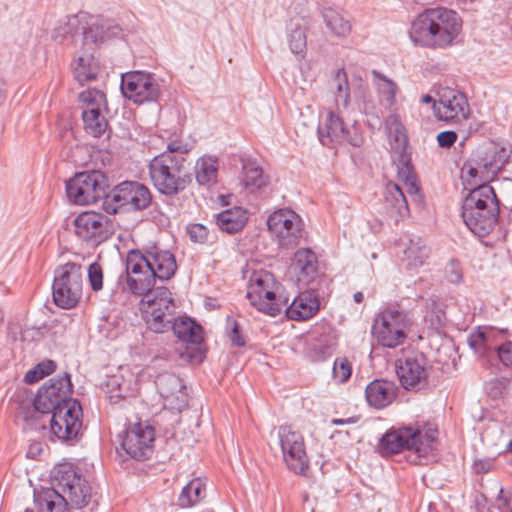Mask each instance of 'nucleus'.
Here are the masks:
<instances>
[{
  "mask_svg": "<svg viewBox=\"0 0 512 512\" xmlns=\"http://www.w3.org/2000/svg\"><path fill=\"white\" fill-rule=\"evenodd\" d=\"M155 431L150 425L141 422L127 428L121 447L126 454L135 460H145L153 453Z\"/></svg>",
  "mask_w": 512,
  "mask_h": 512,
  "instance_id": "nucleus-20",
  "label": "nucleus"
},
{
  "mask_svg": "<svg viewBox=\"0 0 512 512\" xmlns=\"http://www.w3.org/2000/svg\"><path fill=\"white\" fill-rule=\"evenodd\" d=\"M396 372L406 390L419 391L428 386L427 360L421 353H411L397 360Z\"/></svg>",
  "mask_w": 512,
  "mask_h": 512,
  "instance_id": "nucleus-18",
  "label": "nucleus"
},
{
  "mask_svg": "<svg viewBox=\"0 0 512 512\" xmlns=\"http://www.w3.org/2000/svg\"><path fill=\"white\" fill-rule=\"evenodd\" d=\"M226 333L232 345L237 347L245 345V338L240 331L238 322L230 316L226 318Z\"/></svg>",
  "mask_w": 512,
  "mask_h": 512,
  "instance_id": "nucleus-48",
  "label": "nucleus"
},
{
  "mask_svg": "<svg viewBox=\"0 0 512 512\" xmlns=\"http://www.w3.org/2000/svg\"><path fill=\"white\" fill-rule=\"evenodd\" d=\"M320 142L327 147L348 143L354 147H360L363 136L355 126L348 127L344 121L333 111H329L323 124L318 127Z\"/></svg>",
  "mask_w": 512,
  "mask_h": 512,
  "instance_id": "nucleus-15",
  "label": "nucleus"
},
{
  "mask_svg": "<svg viewBox=\"0 0 512 512\" xmlns=\"http://www.w3.org/2000/svg\"><path fill=\"white\" fill-rule=\"evenodd\" d=\"M206 497V485L200 478L192 479L183 487L179 497L178 504L182 508H189Z\"/></svg>",
  "mask_w": 512,
  "mask_h": 512,
  "instance_id": "nucleus-40",
  "label": "nucleus"
},
{
  "mask_svg": "<svg viewBox=\"0 0 512 512\" xmlns=\"http://www.w3.org/2000/svg\"><path fill=\"white\" fill-rule=\"evenodd\" d=\"M142 261L149 266L156 279L161 281L170 280L177 271V262L175 255L167 249L158 245H151L140 251Z\"/></svg>",
  "mask_w": 512,
  "mask_h": 512,
  "instance_id": "nucleus-22",
  "label": "nucleus"
},
{
  "mask_svg": "<svg viewBox=\"0 0 512 512\" xmlns=\"http://www.w3.org/2000/svg\"><path fill=\"white\" fill-rule=\"evenodd\" d=\"M278 437L288 468L297 474H303L308 467V457L301 433L291 426L284 425L279 427Z\"/></svg>",
  "mask_w": 512,
  "mask_h": 512,
  "instance_id": "nucleus-16",
  "label": "nucleus"
},
{
  "mask_svg": "<svg viewBox=\"0 0 512 512\" xmlns=\"http://www.w3.org/2000/svg\"><path fill=\"white\" fill-rule=\"evenodd\" d=\"M404 184L406 186L407 192L411 196L418 195L419 187L417 186V183H416V177L412 173H410V172L407 173V175L404 178Z\"/></svg>",
  "mask_w": 512,
  "mask_h": 512,
  "instance_id": "nucleus-57",
  "label": "nucleus"
},
{
  "mask_svg": "<svg viewBox=\"0 0 512 512\" xmlns=\"http://www.w3.org/2000/svg\"><path fill=\"white\" fill-rule=\"evenodd\" d=\"M318 295L313 290L300 293L286 309L288 318L295 321L307 320L319 310Z\"/></svg>",
  "mask_w": 512,
  "mask_h": 512,
  "instance_id": "nucleus-27",
  "label": "nucleus"
},
{
  "mask_svg": "<svg viewBox=\"0 0 512 512\" xmlns=\"http://www.w3.org/2000/svg\"><path fill=\"white\" fill-rule=\"evenodd\" d=\"M421 102L422 103H425V104H430L432 103L434 105V102H436V100L433 99V97L429 94H426V95H423L421 97Z\"/></svg>",
  "mask_w": 512,
  "mask_h": 512,
  "instance_id": "nucleus-62",
  "label": "nucleus"
},
{
  "mask_svg": "<svg viewBox=\"0 0 512 512\" xmlns=\"http://www.w3.org/2000/svg\"><path fill=\"white\" fill-rule=\"evenodd\" d=\"M494 468V460L493 459H479L474 461L473 469L476 473H488L492 471Z\"/></svg>",
  "mask_w": 512,
  "mask_h": 512,
  "instance_id": "nucleus-56",
  "label": "nucleus"
},
{
  "mask_svg": "<svg viewBox=\"0 0 512 512\" xmlns=\"http://www.w3.org/2000/svg\"><path fill=\"white\" fill-rule=\"evenodd\" d=\"M72 67L75 79L82 85L96 79L99 71V65L95 61L93 53L85 50L75 58Z\"/></svg>",
  "mask_w": 512,
  "mask_h": 512,
  "instance_id": "nucleus-34",
  "label": "nucleus"
},
{
  "mask_svg": "<svg viewBox=\"0 0 512 512\" xmlns=\"http://www.w3.org/2000/svg\"><path fill=\"white\" fill-rule=\"evenodd\" d=\"M475 165L476 166H472L470 163H466L464 165V169H467L469 176H471L473 178L478 175L479 169H482V167H479L476 163H475Z\"/></svg>",
  "mask_w": 512,
  "mask_h": 512,
  "instance_id": "nucleus-60",
  "label": "nucleus"
},
{
  "mask_svg": "<svg viewBox=\"0 0 512 512\" xmlns=\"http://www.w3.org/2000/svg\"><path fill=\"white\" fill-rule=\"evenodd\" d=\"M164 401V407L181 412L188 406V393L182 379L173 373H162L155 381Z\"/></svg>",
  "mask_w": 512,
  "mask_h": 512,
  "instance_id": "nucleus-21",
  "label": "nucleus"
},
{
  "mask_svg": "<svg viewBox=\"0 0 512 512\" xmlns=\"http://www.w3.org/2000/svg\"><path fill=\"white\" fill-rule=\"evenodd\" d=\"M371 74L373 76L372 82L381 104L391 109L395 106L396 95L399 93L397 83L378 70H372Z\"/></svg>",
  "mask_w": 512,
  "mask_h": 512,
  "instance_id": "nucleus-33",
  "label": "nucleus"
},
{
  "mask_svg": "<svg viewBox=\"0 0 512 512\" xmlns=\"http://www.w3.org/2000/svg\"><path fill=\"white\" fill-rule=\"evenodd\" d=\"M107 177L98 170L75 174L66 183V193L70 201L77 205H90L107 196Z\"/></svg>",
  "mask_w": 512,
  "mask_h": 512,
  "instance_id": "nucleus-7",
  "label": "nucleus"
},
{
  "mask_svg": "<svg viewBox=\"0 0 512 512\" xmlns=\"http://www.w3.org/2000/svg\"><path fill=\"white\" fill-rule=\"evenodd\" d=\"M121 29L112 25L108 21H100L92 23L83 32V45L84 50L93 53L95 48L110 39L111 37L118 36Z\"/></svg>",
  "mask_w": 512,
  "mask_h": 512,
  "instance_id": "nucleus-28",
  "label": "nucleus"
},
{
  "mask_svg": "<svg viewBox=\"0 0 512 512\" xmlns=\"http://www.w3.org/2000/svg\"><path fill=\"white\" fill-rule=\"evenodd\" d=\"M432 108L437 120L449 124H459L467 120L471 113L466 95L449 87L438 92V99Z\"/></svg>",
  "mask_w": 512,
  "mask_h": 512,
  "instance_id": "nucleus-11",
  "label": "nucleus"
},
{
  "mask_svg": "<svg viewBox=\"0 0 512 512\" xmlns=\"http://www.w3.org/2000/svg\"><path fill=\"white\" fill-rule=\"evenodd\" d=\"M482 208H498L495 191L488 184H482L472 189L462 203V211L482 210Z\"/></svg>",
  "mask_w": 512,
  "mask_h": 512,
  "instance_id": "nucleus-30",
  "label": "nucleus"
},
{
  "mask_svg": "<svg viewBox=\"0 0 512 512\" xmlns=\"http://www.w3.org/2000/svg\"><path fill=\"white\" fill-rule=\"evenodd\" d=\"M83 286V270L81 265L68 262L55 270L52 285L54 303L63 309L75 307L81 296Z\"/></svg>",
  "mask_w": 512,
  "mask_h": 512,
  "instance_id": "nucleus-5",
  "label": "nucleus"
},
{
  "mask_svg": "<svg viewBox=\"0 0 512 512\" xmlns=\"http://www.w3.org/2000/svg\"><path fill=\"white\" fill-rule=\"evenodd\" d=\"M247 220V212L241 207L226 209L217 215L218 227L230 234L240 231Z\"/></svg>",
  "mask_w": 512,
  "mask_h": 512,
  "instance_id": "nucleus-37",
  "label": "nucleus"
},
{
  "mask_svg": "<svg viewBox=\"0 0 512 512\" xmlns=\"http://www.w3.org/2000/svg\"><path fill=\"white\" fill-rule=\"evenodd\" d=\"M354 298V301L357 302V303H361L363 301V293L362 292H356L353 296Z\"/></svg>",
  "mask_w": 512,
  "mask_h": 512,
  "instance_id": "nucleus-63",
  "label": "nucleus"
},
{
  "mask_svg": "<svg viewBox=\"0 0 512 512\" xmlns=\"http://www.w3.org/2000/svg\"><path fill=\"white\" fill-rule=\"evenodd\" d=\"M71 392L72 383L68 373L51 378L38 390L33 403L34 408L42 414L49 415L66 406L68 401H77L70 397Z\"/></svg>",
  "mask_w": 512,
  "mask_h": 512,
  "instance_id": "nucleus-10",
  "label": "nucleus"
},
{
  "mask_svg": "<svg viewBox=\"0 0 512 512\" xmlns=\"http://www.w3.org/2000/svg\"><path fill=\"white\" fill-rule=\"evenodd\" d=\"M66 502L56 489H46L34 497V507L31 512H65Z\"/></svg>",
  "mask_w": 512,
  "mask_h": 512,
  "instance_id": "nucleus-35",
  "label": "nucleus"
},
{
  "mask_svg": "<svg viewBox=\"0 0 512 512\" xmlns=\"http://www.w3.org/2000/svg\"><path fill=\"white\" fill-rule=\"evenodd\" d=\"M268 230L273 234L280 246H296L303 237L301 218L290 209H280L272 213L267 220Z\"/></svg>",
  "mask_w": 512,
  "mask_h": 512,
  "instance_id": "nucleus-12",
  "label": "nucleus"
},
{
  "mask_svg": "<svg viewBox=\"0 0 512 512\" xmlns=\"http://www.w3.org/2000/svg\"><path fill=\"white\" fill-rule=\"evenodd\" d=\"M47 415L52 433L61 441L75 440L82 428V407L78 401H68L66 406Z\"/></svg>",
  "mask_w": 512,
  "mask_h": 512,
  "instance_id": "nucleus-13",
  "label": "nucleus"
},
{
  "mask_svg": "<svg viewBox=\"0 0 512 512\" xmlns=\"http://www.w3.org/2000/svg\"><path fill=\"white\" fill-rule=\"evenodd\" d=\"M292 269L299 282L308 285L317 273V258L310 249L298 250L293 258Z\"/></svg>",
  "mask_w": 512,
  "mask_h": 512,
  "instance_id": "nucleus-31",
  "label": "nucleus"
},
{
  "mask_svg": "<svg viewBox=\"0 0 512 512\" xmlns=\"http://www.w3.org/2000/svg\"><path fill=\"white\" fill-rule=\"evenodd\" d=\"M208 229L199 223L188 226V234L193 242L204 243L208 239Z\"/></svg>",
  "mask_w": 512,
  "mask_h": 512,
  "instance_id": "nucleus-54",
  "label": "nucleus"
},
{
  "mask_svg": "<svg viewBox=\"0 0 512 512\" xmlns=\"http://www.w3.org/2000/svg\"><path fill=\"white\" fill-rule=\"evenodd\" d=\"M154 309L155 313L158 314L161 312H175L176 305L168 288L158 287L141 300V311L152 312Z\"/></svg>",
  "mask_w": 512,
  "mask_h": 512,
  "instance_id": "nucleus-32",
  "label": "nucleus"
},
{
  "mask_svg": "<svg viewBox=\"0 0 512 512\" xmlns=\"http://www.w3.org/2000/svg\"><path fill=\"white\" fill-rule=\"evenodd\" d=\"M397 387L393 382L376 379L365 389V396L370 406L377 409L388 406L396 397Z\"/></svg>",
  "mask_w": 512,
  "mask_h": 512,
  "instance_id": "nucleus-29",
  "label": "nucleus"
},
{
  "mask_svg": "<svg viewBox=\"0 0 512 512\" xmlns=\"http://www.w3.org/2000/svg\"><path fill=\"white\" fill-rule=\"evenodd\" d=\"M390 137V144L392 149H394L397 153L402 154L405 151L408 143L404 129L400 126L396 127L394 133L391 134Z\"/></svg>",
  "mask_w": 512,
  "mask_h": 512,
  "instance_id": "nucleus-52",
  "label": "nucleus"
},
{
  "mask_svg": "<svg viewBox=\"0 0 512 512\" xmlns=\"http://www.w3.org/2000/svg\"><path fill=\"white\" fill-rule=\"evenodd\" d=\"M142 261L140 250H131L126 260V283L129 290L138 296L154 291L156 278Z\"/></svg>",
  "mask_w": 512,
  "mask_h": 512,
  "instance_id": "nucleus-19",
  "label": "nucleus"
},
{
  "mask_svg": "<svg viewBox=\"0 0 512 512\" xmlns=\"http://www.w3.org/2000/svg\"><path fill=\"white\" fill-rule=\"evenodd\" d=\"M121 91L127 99L141 104L157 100L160 87L151 74L134 71L122 75Z\"/></svg>",
  "mask_w": 512,
  "mask_h": 512,
  "instance_id": "nucleus-17",
  "label": "nucleus"
},
{
  "mask_svg": "<svg viewBox=\"0 0 512 512\" xmlns=\"http://www.w3.org/2000/svg\"><path fill=\"white\" fill-rule=\"evenodd\" d=\"M437 143L441 148H451L458 140V133L452 130L440 132L437 137Z\"/></svg>",
  "mask_w": 512,
  "mask_h": 512,
  "instance_id": "nucleus-55",
  "label": "nucleus"
},
{
  "mask_svg": "<svg viewBox=\"0 0 512 512\" xmlns=\"http://www.w3.org/2000/svg\"><path fill=\"white\" fill-rule=\"evenodd\" d=\"M244 185L250 189L251 192L261 189L268 183V177L264 174L263 170L255 163H248L244 165Z\"/></svg>",
  "mask_w": 512,
  "mask_h": 512,
  "instance_id": "nucleus-42",
  "label": "nucleus"
},
{
  "mask_svg": "<svg viewBox=\"0 0 512 512\" xmlns=\"http://www.w3.org/2000/svg\"><path fill=\"white\" fill-rule=\"evenodd\" d=\"M495 353L504 366L512 367V341L495 346Z\"/></svg>",
  "mask_w": 512,
  "mask_h": 512,
  "instance_id": "nucleus-53",
  "label": "nucleus"
},
{
  "mask_svg": "<svg viewBox=\"0 0 512 512\" xmlns=\"http://www.w3.org/2000/svg\"><path fill=\"white\" fill-rule=\"evenodd\" d=\"M336 103H341L346 108L350 101V89L347 74L344 69H338L333 78Z\"/></svg>",
  "mask_w": 512,
  "mask_h": 512,
  "instance_id": "nucleus-43",
  "label": "nucleus"
},
{
  "mask_svg": "<svg viewBox=\"0 0 512 512\" xmlns=\"http://www.w3.org/2000/svg\"><path fill=\"white\" fill-rule=\"evenodd\" d=\"M498 503H499V508L505 509L506 511L509 508H511L510 497L504 494L503 489H500V494H499V497H498Z\"/></svg>",
  "mask_w": 512,
  "mask_h": 512,
  "instance_id": "nucleus-59",
  "label": "nucleus"
},
{
  "mask_svg": "<svg viewBox=\"0 0 512 512\" xmlns=\"http://www.w3.org/2000/svg\"><path fill=\"white\" fill-rule=\"evenodd\" d=\"M445 277L451 284H459L463 279V272L460 263L456 260H451L445 267Z\"/></svg>",
  "mask_w": 512,
  "mask_h": 512,
  "instance_id": "nucleus-51",
  "label": "nucleus"
},
{
  "mask_svg": "<svg viewBox=\"0 0 512 512\" xmlns=\"http://www.w3.org/2000/svg\"><path fill=\"white\" fill-rule=\"evenodd\" d=\"M499 209L462 211L461 216L469 230L478 237L489 235L498 220Z\"/></svg>",
  "mask_w": 512,
  "mask_h": 512,
  "instance_id": "nucleus-26",
  "label": "nucleus"
},
{
  "mask_svg": "<svg viewBox=\"0 0 512 512\" xmlns=\"http://www.w3.org/2000/svg\"><path fill=\"white\" fill-rule=\"evenodd\" d=\"M409 326L407 314L398 306H389L375 317L371 333L379 345L395 348L404 344Z\"/></svg>",
  "mask_w": 512,
  "mask_h": 512,
  "instance_id": "nucleus-4",
  "label": "nucleus"
},
{
  "mask_svg": "<svg viewBox=\"0 0 512 512\" xmlns=\"http://www.w3.org/2000/svg\"><path fill=\"white\" fill-rule=\"evenodd\" d=\"M278 284L274 276L265 270L252 273L248 283L247 298L258 311L276 316L282 310L276 300L275 290Z\"/></svg>",
  "mask_w": 512,
  "mask_h": 512,
  "instance_id": "nucleus-9",
  "label": "nucleus"
},
{
  "mask_svg": "<svg viewBox=\"0 0 512 512\" xmlns=\"http://www.w3.org/2000/svg\"><path fill=\"white\" fill-rule=\"evenodd\" d=\"M323 21L330 33L338 38H346L352 30L350 20L333 8H326L322 12Z\"/></svg>",
  "mask_w": 512,
  "mask_h": 512,
  "instance_id": "nucleus-39",
  "label": "nucleus"
},
{
  "mask_svg": "<svg viewBox=\"0 0 512 512\" xmlns=\"http://www.w3.org/2000/svg\"><path fill=\"white\" fill-rule=\"evenodd\" d=\"M468 344L480 357L490 358L495 354V347L491 345L489 336L485 332L471 334L468 338Z\"/></svg>",
  "mask_w": 512,
  "mask_h": 512,
  "instance_id": "nucleus-44",
  "label": "nucleus"
},
{
  "mask_svg": "<svg viewBox=\"0 0 512 512\" xmlns=\"http://www.w3.org/2000/svg\"><path fill=\"white\" fill-rule=\"evenodd\" d=\"M348 422H352L351 419H347V420H344V419H333L332 420V423L334 425H343V424L348 423Z\"/></svg>",
  "mask_w": 512,
  "mask_h": 512,
  "instance_id": "nucleus-64",
  "label": "nucleus"
},
{
  "mask_svg": "<svg viewBox=\"0 0 512 512\" xmlns=\"http://www.w3.org/2000/svg\"><path fill=\"white\" fill-rule=\"evenodd\" d=\"M333 378L338 383L346 382L351 376V365L346 358H337L333 366Z\"/></svg>",
  "mask_w": 512,
  "mask_h": 512,
  "instance_id": "nucleus-49",
  "label": "nucleus"
},
{
  "mask_svg": "<svg viewBox=\"0 0 512 512\" xmlns=\"http://www.w3.org/2000/svg\"><path fill=\"white\" fill-rule=\"evenodd\" d=\"M75 233L84 241L100 243L108 237V218L96 212H84L74 220Z\"/></svg>",
  "mask_w": 512,
  "mask_h": 512,
  "instance_id": "nucleus-23",
  "label": "nucleus"
},
{
  "mask_svg": "<svg viewBox=\"0 0 512 512\" xmlns=\"http://www.w3.org/2000/svg\"><path fill=\"white\" fill-rule=\"evenodd\" d=\"M56 369V364L52 360H44L38 363L34 368L30 369L24 376V381L28 384H33L44 378L45 376L53 373Z\"/></svg>",
  "mask_w": 512,
  "mask_h": 512,
  "instance_id": "nucleus-45",
  "label": "nucleus"
},
{
  "mask_svg": "<svg viewBox=\"0 0 512 512\" xmlns=\"http://www.w3.org/2000/svg\"><path fill=\"white\" fill-rule=\"evenodd\" d=\"M42 452V444L40 442H32L27 450L29 458H36Z\"/></svg>",
  "mask_w": 512,
  "mask_h": 512,
  "instance_id": "nucleus-58",
  "label": "nucleus"
},
{
  "mask_svg": "<svg viewBox=\"0 0 512 512\" xmlns=\"http://www.w3.org/2000/svg\"><path fill=\"white\" fill-rule=\"evenodd\" d=\"M194 173L199 185L211 186L217 182L218 160L213 156H202L195 164Z\"/></svg>",
  "mask_w": 512,
  "mask_h": 512,
  "instance_id": "nucleus-38",
  "label": "nucleus"
},
{
  "mask_svg": "<svg viewBox=\"0 0 512 512\" xmlns=\"http://www.w3.org/2000/svg\"><path fill=\"white\" fill-rule=\"evenodd\" d=\"M88 280L94 291H99L103 287V271L99 263H92L87 270Z\"/></svg>",
  "mask_w": 512,
  "mask_h": 512,
  "instance_id": "nucleus-50",
  "label": "nucleus"
},
{
  "mask_svg": "<svg viewBox=\"0 0 512 512\" xmlns=\"http://www.w3.org/2000/svg\"><path fill=\"white\" fill-rule=\"evenodd\" d=\"M190 151L187 143L171 141L167 150L155 156L148 165L150 180L162 195L173 197L182 193L192 177L186 168L185 154Z\"/></svg>",
  "mask_w": 512,
  "mask_h": 512,
  "instance_id": "nucleus-1",
  "label": "nucleus"
},
{
  "mask_svg": "<svg viewBox=\"0 0 512 512\" xmlns=\"http://www.w3.org/2000/svg\"><path fill=\"white\" fill-rule=\"evenodd\" d=\"M82 107V119L85 131L93 137L105 133L108 122L101 109L106 105V96L102 91L91 89L79 94Z\"/></svg>",
  "mask_w": 512,
  "mask_h": 512,
  "instance_id": "nucleus-14",
  "label": "nucleus"
},
{
  "mask_svg": "<svg viewBox=\"0 0 512 512\" xmlns=\"http://www.w3.org/2000/svg\"><path fill=\"white\" fill-rule=\"evenodd\" d=\"M53 478L58 487L57 491H60V496L66 502V507L70 504L81 509L89 503L91 488L73 466L59 465L53 470Z\"/></svg>",
  "mask_w": 512,
  "mask_h": 512,
  "instance_id": "nucleus-8",
  "label": "nucleus"
},
{
  "mask_svg": "<svg viewBox=\"0 0 512 512\" xmlns=\"http://www.w3.org/2000/svg\"><path fill=\"white\" fill-rule=\"evenodd\" d=\"M289 47L294 54H303L306 50L307 36L302 27H296L291 31L288 38Z\"/></svg>",
  "mask_w": 512,
  "mask_h": 512,
  "instance_id": "nucleus-47",
  "label": "nucleus"
},
{
  "mask_svg": "<svg viewBox=\"0 0 512 512\" xmlns=\"http://www.w3.org/2000/svg\"><path fill=\"white\" fill-rule=\"evenodd\" d=\"M383 209L395 224L410 214L408 201L403 189L396 183L389 182L385 187Z\"/></svg>",
  "mask_w": 512,
  "mask_h": 512,
  "instance_id": "nucleus-25",
  "label": "nucleus"
},
{
  "mask_svg": "<svg viewBox=\"0 0 512 512\" xmlns=\"http://www.w3.org/2000/svg\"><path fill=\"white\" fill-rule=\"evenodd\" d=\"M154 312H156L155 309L152 312L142 311L148 329L155 333H164L170 330L175 312H161L160 314Z\"/></svg>",
  "mask_w": 512,
  "mask_h": 512,
  "instance_id": "nucleus-41",
  "label": "nucleus"
},
{
  "mask_svg": "<svg viewBox=\"0 0 512 512\" xmlns=\"http://www.w3.org/2000/svg\"><path fill=\"white\" fill-rule=\"evenodd\" d=\"M437 433L436 427L429 423L393 428L382 436L379 447L388 454H397L405 449L421 453L431 447Z\"/></svg>",
  "mask_w": 512,
  "mask_h": 512,
  "instance_id": "nucleus-3",
  "label": "nucleus"
},
{
  "mask_svg": "<svg viewBox=\"0 0 512 512\" xmlns=\"http://www.w3.org/2000/svg\"><path fill=\"white\" fill-rule=\"evenodd\" d=\"M170 329L184 342L200 344L203 340L201 327L189 317H174Z\"/></svg>",
  "mask_w": 512,
  "mask_h": 512,
  "instance_id": "nucleus-36",
  "label": "nucleus"
},
{
  "mask_svg": "<svg viewBox=\"0 0 512 512\" xmlns=\"http://www.w3.org/2000/svg\"><path fill=\"white\" fill-rule=\"evenodd\" d=\"M510 147L490 143L477 149L475 162L482 170L495 175L498 173L510 157Z\"/></svg>",
  "mask_w": 512,
  "mask_h": 512,
  "instance_id": "nucleus-24",
  "label": "nucleus"
},
{
  "mask_svg": "<svg viewBox=\"0 0 512 512\" xmlns=\"http://www.w3.org/2000/svg\"><path fill=\"white\" fill-rule=\"evenodd\" d=\"M152 201L149 188L138 181H124L114 187L111 195L103 201V209L108 214H116L120 209L142 211Z\"/></svg>",
  "mask_w": 512,
  "mask_h": 512,
  "instance_id": "nucleus-6",
  "label": "nucleus"
},
{
  "mask_svg": "<svg viewBox=\"0 0 512 512\" xmlns=\"http://www.w3.org/2000/svg\"><path fill=\"white\" fill-rule=\"evenodd\" d=\"M459 14L446 7L426 9L412 23L411 37L425 48L444 49L452 46L462 31Z\"/></svg>",
  "mask_w": 512,
  "mask_h": 512,
  "instance_id": "nucleus-2",
  "label": "nucleus"
},
{
  "mask_svg": "<svg viewBox=\"0 0 512 512\" xmlns=\"http://www.w3.org/2000/svg\"><path fill=\"white\" fill-rule=\"evenodd\" d=\"M409 266L418 267L428 257V249L419 242L410 241V245L404 251Z\"/></svg>",
  "mask_w": 512,
  "mask_h": 512,
  "instance_id": "nucleus-46",
  "label": "nucleus"
},
{
  "mask_svg": "<svg viewBox=\"0 0 512 512\" xmlns=\"http://www.w3.org/2000/svg\"><path fill=\"white\" fill-rule=\"evenodd\" d=\"M7 98L6 82L0 79V106L5 102Z\"/></svg>",
  "mask_w": 512,
  "mask_h": 512,
  "instance_id": "nucleus-61",
  "label": "nucleus"
}]
</instances>
